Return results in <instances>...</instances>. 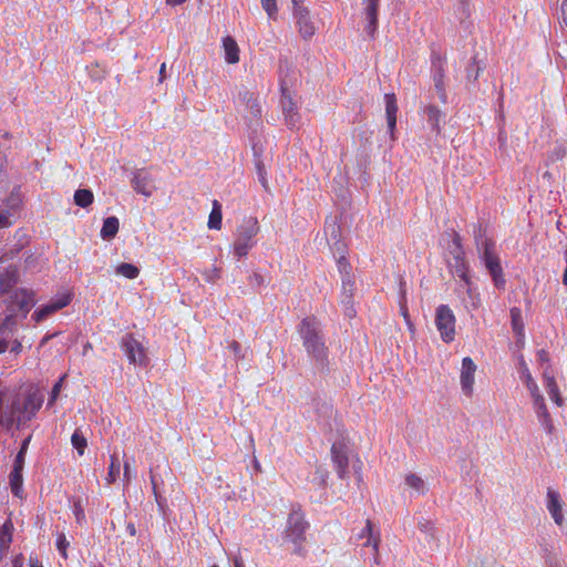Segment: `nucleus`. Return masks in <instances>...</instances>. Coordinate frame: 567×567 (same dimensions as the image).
<instances>
[{"instance_id":"obj_9","label":"nucleus","mask_w":567,"mask_h":567,"mask_svg":"<svg viewBox=\"0 0 567 567\" xmlns=\"http://www.w3.org/2000/svg\"><path fill=\"white\" fill-rule=\"evenodd\" d=\"M293 16L297 21L299 33L303 39H310L316 33V27L310 19L308 8L300 4L299 0H292Z\"/></svg>"},{"instance_id":"obj_30","label":"nucleus","mask_w":567,"mask_h":567,"mask_svg":"<svg viewBox=\"0 0 567 567\" xmlns=\"http://www.w3.org/2000/svg\"><path fill=\"white\" fill-rule=\"evenodd\" d=\"M11 492L18 496H22V471L13 470L9 475Z\"/></svg>"},{"instance_id":"obj_19","label":"nucleus","mask_w":567,"mask_h":567,"mask_svg":"<svg viewBox=\"0 0 567 567\" xmlns=\"http://www.w3.org/2000/svg\"><path fill=\"white\" fill-rule=\"evenodd\" d=\"M364 13L368 19L367 32L373 35L378 28L379 0H363Z\"/></svg>"},{"instance_id":"obj_10","label":"nucleus","mask_w":567,"mask_h":567,"mask_svg":"<svg viewBox=\"0 0 567 567\" xmlns=\"http://www.w3.org/2000/svg\"><path fill=\"white\" fill-rule=\"evenodd\" d=\"M349 449L344 442H334L331 447V456L336 471L340 478H346L348 474V458Z\"/></svg>"},{"instance_id":"obj_32","label":"nucleus","mask_w":567,"mask_h":567,"mask_svg":"<svg viewBox=\"0 0 567 567\" xmlns=\"http://www.w3.org/2000/svg\"><path fill=\"white\" fill-rule=\"evenodd\" d=\"M354 291V280L352 276L342 277V302L344 305L351 303V298Z\"/></svg>"},{"instance_id":"obj_50","label":"nucleus","mask_w":567,"mask_h":567,"mask_svg":"<svg viewBox=\"0 0 567 567\" xmlns=\"http://www.w3.org/2000/svg\"><path fill=\"white\" fill-rule=\"evenodd\" d=\"M419 526L423 533L429 534L431 537L434 536V527L431 522L420 523Z\"/></svg>"},{"instance_id":"obj_24","label":"nucleus","mask_w":567,"mask_h":567,"mask_svg":"<svg viewBox=\"0 0 567 567\" xmlns=\"http://www.w3.org/2000/svg\"><path fill=\"white\" fill-rule=\"evenodd\" d=\"M10 415L11 421L17 422L18 425L24 424L31 420V415H28L27 411L23 410V402L21 403L19 400L12 403Z\"/></svg>"},{"instance_id":"obj_15","label":"nucleus","mask_w":567,"mask_h":567,"mask_svg":"<svg viewBox=\"0 0 567 567\" xmlns=\"http://www.w3.org/2000/svg\"><path fill=\"white\" fill-rule=\"evenodd\" d=\"M12 298V311L21 310L28 312L34 305L33 292L25 289L17 290Z\"/></svg>"},{"instance_id":"obj_51","label":"nucleus","mask_w":567,"mask_h":567,"mask_svg":"<svg viewBox=\"0 0 567 567\" xmlns=\"http://www.w3.org/2000/svg\"><path fill=\"white\" fill-rule=\"evenodd\" d=\"M229 349L233 351L235 358H237V359L243 358L241 347L237 341H231L229 344Z\"/></svg>"},{"instance_id":"obj_58","label":"nucleus","mask_w":567,"mask_h":567,"mask_svg":"<svg viewBox=\"0 0 567 567\" xmlns=\"http://www.w3.org/2000/svg\"><path fill=\"white\" fill-rule=\"evenodd\" d=\"M21 349H22L21 342L18 340H14L10 350H11V352L19 353L21 351Z\"/></svg>"},{"instance_id":"obj_27","label":"nucleus","mask_w":567,"mask_h":567,"mask_svg":"<svg viewBox=\"0 0 567 567\" xmlns=\"http://www.w3.org/2000/svg\"><path fill=\"white\" fill-rule=\"evenodd\" d=\"M360 538H367V540L363 543V546H372L375 554H378V547L380 543V537L374 536L372 532V523L371 520L365 522V527L359 535Z\"/></svg>"},{"instance_id":"obj_48","label":"nucleus","mask_w":567,"mask_h":567,"mask_svg":"<svg viewBox=\"0 0 567 567\" xmlns=\"http://www.w3.org/2000/svg\"><path fill=\"white\" fill-rule=\"evenodd\" d=\"M434 82H435V87L437 89V91L441 94V97H444L443 74H442V70L441 69H439L435 72V74H434Z\"/></svg>"},{"instance_id":"obj_31","label":"nucleus","mask_w":567,"mask_h":567,"mask_svg":"<svg viewBox=\"0 0 567 567\" xmlns=\"http://www.w3.org/2000/svg\"><path fill=\"white\" fill-rule=\"evenodd\" d=\"M93 199L94 195L90 189H78L74 193V203L82 208L90 206L93 203Z\"/></svg>"},{"instance_id":"obj_34","label":"nucleus","mask_w":567,"mask_h":567,"mask_svg":"<svg viewBox=\"0 0 567 567\" xmlns=\"http://www.w3.org/2000/svg\"><path fill=\"white\" fill-rule=\"evenodd\" d=\"M247 97V110L250 114L251 120L258 121L261 116V105L257 97H255L252 94H248Z\"/></svg>"},{"instance_id":"obj_37","label":"nucleus","mask_w":567,"mask_h":567,"mask_svg":"<svg viewBox=\"0 0 567 567\" xmlns=\"http://www.w3.org/2000/svg\"><path fill=\"white\" fill-rule=\"evenodd\" d=\"M71 442L73 447L76 449L78 453L83 455L85 447L87 446V442L85 436L79 430H75L72 434Z\"/></svg>"},{"instance_id":"obj_25","label":"nucleus","mask_w":567,"mask_h":567,"mask_svg":"<svg viewBox=\"0 0 567 567\" xmlns=\"http://www.w3.org/2000/svg\"><path fill=\"white\" fill-rule=\"evenodd\" d=\"M12 321V316H6L2 322L0 323V353H4L9 348V338L11 334V330H9V324Z\"/></svg>"},{"instance_id":"obj_8","label":"nucleus","mask_w":567,"mask_h":567,"mask_svg":"<svg viewBox=\"0 0 567 567\" xmlns=\"http://www.w3.org/2000/svg\"><path fill=\"white\" fill-rule=\"evenodd\" d=\"M281 110L284 114L285 124L290 128L295 130L299 126L300 123V114L298 112V107L296 102L293 101L288 89L281 86Z\"/></svg>"},{"instance_id":"obj_4","label":"nucleus","mask_w":567,"mask_h":567,"mask_svg":"<svg viewBox=\"0 0 567 567\" xmlns=\"http://www.w3.org/2000/svg\"><path fill=\"white\" fill-rule=\"evenodd\" d=\"M259 231L257 219L250 218L238 227L237 238L234 243V252L238 258L245 257L255 246V236Z\"/></svg>"},{"instance_id":"obj_42","label":"nucleus","mask_w":567,"mask_h":567,"mask_svg":"<svg viewBox=\"0 0 567 567\" xmlns=\"http://www.w3.org/2000/svg\"><path fill=\"white\" fill-rule=\"evenodd\" d=\"M260 2L262 9L267 12L268 17L275 20L277 18L278 12L276 0H260Z\"/></svg>"},{"instance_id":"obj_12","label":"nucleus","mask_w":567,"mask_h":567,"mask_svg":"<svg viewBox=\"0 0 567 567\" xmlns=\"http://www.w3.org/2000/svg\"><path fill=\"white\" fill-rule=\"evenodd\" d=\"M132 186L135 192L150 197L155 190L154 181L148 172L145 169H138L134 173L132 179Z\"/></svg>"},{"instance_id":"obj_49","label":"nucleus","mask_w":567,"mask_h":567,"mask_svg":"<svg viewBox=\"0 0 567 567\" xmlns=\"http://www.w3.org/2000/svg\"><path fill=\"white\" fill-rule=\"evenodd\" d=\"M204 276L208 282H214L219 278V270L217 268H212L205 271Z\"/></svg>"},{"instance_id":"obj_45","label":"nucleus","mask_w":567,"mask_h":567,"mask_svg":"<svg viewBox=\"0 0 567 567\" xmlns=\"http://www.w3.org/2000/svg\"><path fill=\"white\" fill-rule=\"evenodd\" d=\"M256 168H257V175H258V179H259L260 184L262 185L264 189L268 192L269 185H268V181H267V172H266L265 165L261 162H258L256 164Z\"/></svg>"},{"instance_id":"obj_59","label":"nucleus","mask_w":567,"mask_h":567,"mask_svg":"<svg viewBox=\"0 0 567 567\" xmlns=\"http://www.w3.org/2000/svg\"><path fill=\"white\" fill-rule=\"evenodd\" d=\"M251 280L259 286L264 284V277L257 272L251 276Z\"/></svg>"},{"instance_id":"obj_2","label":"nucleus","mask_w":567,"mask_h":567,"mask_svg":"<svg viewBox=\"0 0 567 567\" xmlns=\"http://www.w3.org/2000/svg\"><path fill=\"white\" fill-rule=\"evenodd\" d=\"M519 373L520 379L530 392L533 406L539 423L548 434H551L554 432L553 420L546 408L545 400L539 392L538 385L532 377V373L523 358L519 360Z\"/></svg>"},{"instance_id":"obj_61","label":"nucleus","mask_w":567,"mask_h":567,"mask_svg":"<svg viewBox=\"0 0 567 567\" xmlns=\"http://www.w3.org/2000/svg\"><path fill=\"white\" fill-rule=\"evenodd\" d=\"M185 1L186 0H166V4L171 7H176L183 4Z\"/></svg>"},{"instance_id":"obj_29","label":"nucleus","mask_w":567,"mask_h":567,"mask_svg":"<svg viewBox=\"0 0 567 567\" xmlns=\"http://www.w3.org/2000/svg\"><path fill=\"white\" fill-rule=\"evenodd\" d=\"M221 206L217 200L213 203V209L209 214L208 227L210 229H220L221 227Z\"/></svg>"},{"instance_id":"obj_60","label":"nucleus","mask_w":567,"mask_h":567,"mask_svg":"<svg viewBox=\"0 0 567 567\" xmlns=\"http://www.w3.org/2000/svg\"><path fill=\"white\" fill-rule=\"evenodd\" d=\"M166 78V64L162 63L159 68V82H163Z\"/></svg>"},{"instance_id":"obj_33","label":"nucleus","mask_w":567,"mask_h":567,"mask_svg":"<svg viewBox=\"0 0 567 567\" xmlns=\"http://www.w3.org/2000/svg\"><path fill=\"white\" fill-rule=\"evenodd\" d=\"M120 472H121V462H120L117 455L113 454V455H111V464H110L109 473L106 476L107 483L113 484L114 482H116V480L120 476Z\"/></svg>"},{"instance_id":"obj_18","label":"nucleus","mask_w":567,"mask_h":567,"mask_svg":"<svg viewBox=\"0 0 567 567\" xmlns=\"http://www.w3.org/2000/svg\"><path fill=\"white\" fill-rule=\"evenodd\" d=\"M385 114H386V122H388V128L391 135V140L393 141L395 138L394 136V130L396 126V112H398V105L394 94H385Z\"/></svg>"},{"instance_id":"obj_23","label":"nucleus","mask_w":567,"mask_h":567,"mask_svg":"<svg viewBox=\"0 0 567 567\" xmlns=\"http://www.w3.org/2000/svg\"><path fill=\"white\" fill-rule=\"evenodd\" d=\"M18 281L16 268H8L0 275V296L9 291Z\"/></svg>"},{"instance_id":"obj_53","label":"nucleus","mask_w":567,"mask_h":567,"mask_svg":"<svg viewBox=\"0 0 567 567\" xmlns=\"http://www.w3.org/2000/svg\"><path fill=\"white\" fill-rule=\"evenodd\" d=\"M124 474H123V480L125 482V484H128L132 480V468H131V464L128 462H125L124 465Z\"/></svg>"},{"instance_id":"obj_1","label":"nucleus","mask_w":567,"mask_h":567,"mask_svg":"<svg viewBox=\"0 0 567 567\" xmlns=\"http://www.w3.org/2000/svg\"><path fill=\"white\" fill-rule=\"evenodd\" d=\"M303 347L317 365L324 369L328 364V348L324 343L320 322L315 317L305 318L298 329Z\"/></svg>"},{"instance_id":"obj_20","label":"nucleus","mask_w":567,"mask_h":567,"mask_svg":"<svg viewBox=\"0 0 567 567\" xmlns=\"http://www.w3.org/2000/svg\"><path fill=\"white\" fill-rule=\"evenodd\" d=\"M511 322L512 329L517 337L516 343L518 347H522L524 339V321L522 317V311L518 308L511 309Z\"/></svg>"},{"instance_id":"obj_35","label":"nucleus","mask_w":567,"mask_h":567,"mask_svg":"<svg viewBox=\"0 0 567 567\" xmlns=\"http://www.w3.org/2000/svg\"><path fill=\"white\" fill-rule=\"evenodd\" d=\"M116 274L128 279H135L140 275V269L135 265L123 262L116 267Z\"/></svg>"},{"instance_id":"obj_6","label":"nucleus","mask_w":567,"mask_h":567,"mask_svg":"<svg viewBox=\"0 0 567 567\" xmlns=\"http://www.w3.org/2000/svg\"><path fill=\"white\" fill-rule=\"evenodd\" d=\"M475 240L478 251L482 254V258L488 269L493 281L496 284V256L494 252V243L487 238L486 230L480 228L475 235Z\"/></svg>"},{"instance_id":"obj_26","label":"nucleus","mask_w":567,"mask_h":567,"mask_svg":"<svg viewBox=\"0 0 567 567\" xmlns=\"http://www.w3.org/2000/svg\"><path fill=\"white\" fill-rule=\"evenodd\" d=\"M118 231V219L114 216L107 217L104 219L101 237L103 239H112Z\"/></svg>"},{"instance_id":"obj_28","label":"nucleus","mask_w":567,"mask_h":567,"mask_svg":"<svg viewBox=\"0 0 567 567\" xmlns=\"http://www.w3.org/2000/svg\"><path fill=\"white\" fill-rule=\"evenodd\" d=\"M405 484L408 485V487L414 489L419 494H425L427 491L426 484L423 481V478L413 473L408 474L405 476Z\"/></svg>"},{"instance_id":"obj_43","label":"nucleus","mask_w":567,"mask_h":567,"mask_svg":"<svg viewBox=\"0 0 567 567\" xmlns=\"http://www.w3.org/2000/svg\"><path fill=\"white\" fill-rule=\"evenodd\" d=\"M69 546L70 542L66 539L65 535L63 533H59L56 536V548L64 559L68 558L66 549Z\"/></svg>"},{"instance_id":"obj_55","label":"nucleus","mask_w":567,"mask_h":567,"mask_svg":"<svg viewBox=\"0 0 567 567\" xmlns=\"http://www.w3.org/2000/svg\"><path fill=\"white\" fill-rule=\"evenodd\" d=\"M9 202V206L11 209H14L17 207H19L20 203H21V198L20 196L17 194H11L10 198L8 199Z\"/></svg>"},{"instance_id":"obj_57","label":"nucleus","mask_w":567,"mask_h":567,"mask_svg":"<svg viewBox=\"0 0 567 567\" xmlns=\"http://www.w3.org/2000/svg\"><path fill=\"white\" fill-rule=\"evenodd\" d=\"M560 11L563 23L567 27V0L561 1Z\"/></svg>"},{"instance_id":"obj_36","label":"nucleus","mask_w":567,"mask_h":567,"mask_svg":"<svg viewBox=\"0 0 567 567\" xmlns=\"http://www.w3.org/2000/svg\"><path fill=\"white\" fill-rule=\"evenodd\" d=\"M425 114L432 127L439 131L440 121L443 118L441 111L437 107L430 105L425 109Z\"/></svg>"},{"instance_id":"obj_62","label":"nucleus","mask_w":567,"mask_h":567,"mask_svg":"<svg viewBox=\"0 0 567 567\" xmlns=\"http://www.w3.org/2000/svg\"><path fill=\"white\" fill-rule=\"evenodd\" d=\"M29 566L30 567H42V565L40 564L39 559L38 558H30L29 560Z\"/></svg>"},{"instance_id":"obj_63","label":"nucleus","mask_w":567,"mask_h":567,"mask_svg":"<svg viewBox=\"0 0 567 567\" xmlns=\"http://www.w3.org/2000/svg\"><path fill=\"white\" fill-rule=\"evenodd\" d=\"M565 260H566V268H565V271H564V275H563V284L565 286H567V249L565 251Z\"/></svg>"},{"instance_id":"obj_46","label":"nucleus","mask_w":567,"mask_h":567,"mask_svg":"<svg viewBox=\"0 0 567 567\" xmlns=\"http://www.w3.org/2000/svg\"><path fill=\"white\" fill-rule=\"evenodd\" d=\"M11 213L6 208H0V228H8L11 226Z\"/></svg>"},{"instance_id":"obj_7","label":"nucleus","mask_w":567,"mask_h":567,"mask_svg":"<svg viewBox=\"0 0 567 567\" xmlns=\"http://www.w3.org/2000/svg\"><path fill=\"white\" fill-rule=\"evenodd\" d=\"M121 344L131 363H135L138 365L147 364L148 358L146 354V349L133 336L126 334L122 339Z\"/></svg>"},{"instance_id":"obj_40","label":"nucleus","mask_w":567,"mask_h":567,"mask_svg":"<svg viewBox=\"0 0 567 567\" xmlns=\"http://www.w3.org/2000/svg\"><path fill=\"white\" fill-rule=\"evenodd\" d=\"M449 251H450V255L452 256L451 258L464 257V250L461 245V238L457 234H454L452 244L449 247Z\"/></svg>"},{"instance_id":"obj_22","label":"nucleus","mask_w":567,"mask_h":567,"mask_svg":"<svg viewBox=\"0 0 567 567\" xmlns=\"http://www.w3.org/2000/svg\"><path fill=\"white\" fill-rule=\"evenodd\" d=\"M223 47L225 50V59L227 63L235 64L239 61V48L236 41L231 37H226L223 40Z\"/></svg>"},{"instance_id":"obj_54","label":"nucleus","mask_w":567,"mask_h":567,"mask_svg":"<svg viewBox=\"0 0 567 567\" xmlns=\"http://www.w3.org/2000/svg\"><path fill=\"white\" fill-rule=\"evenodd\" d=\"M74 515H75L78 523H81L82 519H84V511L80 503L74 504Z\"/></svg>"},{"instance_id":"obj_11","label":"nucleus","mask_w":567,"mask_h":567,"mask_svg":"<svg viewBox=\"0 0 567 567\" xmlns=\"http://www.w3.org/2000/svg\"><path fill=\"white\" fill-rule=\"evenodd\" d=\"M476 369H477L476 364L470 357H466L462 360L460 382H461L462 392L466 396H471L473 394L474 375H475Z\"/></svg>"},{"instance_id":"obj_44","label":"nucleus","mask_w":567,"mask_h":567,"mask_svg":"<svg viewBox=\"0 0 567 567\" xmlns=\"http://www.w3.org/2000/svg\"><path fill=\"white\" fill-rule=\"evenodd\" d=\"M29 440H25L22 444L21 450L18 452L14 458L13 470L23 471L24 465V456L27 451Z\"/></svg>"},{"instance_id":"obj_38","label":"nucleus","mask_w":567,"mask_h":567,"mask_svg":"<svg viewBox=\"0 0 567 567\" xmlns=\"http://www.w3.org/2000/svg\"><path fill=\"white\" fill-rule=\"evenodd\" d=\"M333 255L337 259L338 269H339L340 274L342 275V277L351 276V274H350L351 266L346 258V252H333Z\"/></svg>"},{"instance_id":"obj_39","label":"nucleus","mask_w":567,"mask_h":567,"mask_svg":"<svg viewBox=\"0 0 567 567\" xmlns=\"http://www.w3.org/2000/svg\"><path fill=\"white\" fill-rule=\"evenodd\" d=\"M41 408V401L37 400L33 395H29L23 401V410L27 411L28 415H31V419L34 416L35 412Z\"/></svg>"},{"instance_id":"obj_3","label":"nucleus","mask_w":567,"mask_h":567,"mask_svg":"<svg viewBox=\"0 0 567 567\" xmlns=\"http://www.w3.org/2000/svg\"><path fill=\"white\" fill-rule=\"evenodd\" d=\"M307 526L308 525L305 522V517L300 512L293 511L292 513L289 514L286 537L291 543H293V553L300 556L305 554L302 544L306 540Z\"/></svg>"},{"instance_id":"obj_13","label":"nucleus","mask_w":567,"mask_h":567,"mask_svg":"<svg viewBox=\"0 0 567 567\" xmlns=\"http://www.w3.org/2000/svg\"><path fill=\"white\" fill-rule=\"evenodd\" d=\"M71 301V296L70 295H63L61 297H59L56 300L39 308L38 310H35L33 313H32V319L35 321V322H40V321H43L44 319H47L49 316H51L52 313L56 312L58 310L66 307Z\"/></svg>"},{"instance_id":"obj_21","label":"nucleus","mask_w":567,"mask_h":567,"mask_svg":"<svg viewBox=\"0 0 567 567\" xmlns=\"http://www.w3.org/2000/svg\"><path fill=\"white\" fill-rule=\"evenodd\" d=\"M451 271L454 276L458 277L466 285H470V278L467 275V265L464 257H455L449 260Z\"/></svg>"},{"instance_id":"obj_17","label":"nucleus","mask_w":567,"mask_h":567,"mask_svg":"<svg viewBox=\"0 0 567 567\" xmlns=\"http://www.w3.org/2000/svg\"><path fill=\"white\" fill-rule=\"evenodd\" d=\"M340 226L334 221L326 226V233L329 235L328 243L332 252H346L347 246L340 238Z\"/></svg>"},{"instance_id":"obj_41","label":"nucleus","mask_w":567,"mask_h":567,"mask_svg":"<svg viewBox=\"0 0 567 567\" xmlns=\"http://www.w3.org/2000/svg\"><path fill=\"white\" fill-rule=\"evenodd\" d=\"M11 543V533L8 524H4L0 529V549L7 551Z\"/></svg>"},{"instance_id":"obj_52","label":"nucleus","mask_w":567,"mask_h":567,"mask_svg":"<svg viewBox=\"0 0 567 567\" xmlns=\"http://www.w3.org/2000/svg\"><path fill=\"white\" fill-rule=\"evenodd\" d=\"M536 357L539 364H547L549 362V354L543 349L537 351Z\"/></svg>"},{"instance_id":"obj_64","label":"nucleus","mask_w":567,"mask_h":567,"mask_svg":"<svg viewBox=\"0 0 567 567\" xmlns=\"http://www.w3.org/2000/svg\"><path fill=\"white\" fill-rule=\"evenodd\" d=\"M234 567H245L243 559L239 557H235Z\"/></svg>"},{"instance_id":"obj_47","label":"nucleus","mask_w":567,"mask_h":567,"mask_svg":"<svg viewBox=\"0 0 567 567\" xmlns=\"http://www.w3.org/2000/svg\"><path fill=\"white\" fill-rule=\"evenodd\" d=\"M405 282L403 280L400 281V292H401V312L404 318H408V308H406V298H405V290H404Z\"/></svg>"},{"instance_id":"obj_14","label":"nucleus","mask_w":567,"mask_h":567,"mask_svg":"<svg viewBox=\"0 0 567 567\" xmlns=\"http://www.w3.org/2000/svg\"><path fill=\"white\" fill-rule=\"evenodd\" d=\"M547 509L557 525H563L564 514L560 495L553 488L547 491Z\"/></svg>"},{"instance_id":"obj_56","label":"nucleus","mask_w":567,"mask_h":567,"mask_svg":"<svg viewBox=\"0 0 567 567\" xmlns=\"http://www.w3.org/2000/svg\"><path fill=\"white\" fill-rule=\"evenodd\" d=\"M60 391H61V381L55 383L54 386L52 388L51 398H50L49 404H52L55 401V399L58 398Z\"/></svg>"},{"instance_id":"obj_16","label":"nucleus","mask_w":567,"mask_h":567,"mask_svg":"<svg viewBox=\"0 0 567 567\" xmlns=\"http://www.w3.org/2000/svg\"><path fill=\"white\" fill-rule=\"evenodd\" d=\"M550 367L547 364L543 371L544 385L547 390L549 398L558 405H563V399L559 393L558 385L555 381V378L549 369Z\"/></svg>"},{"instance_id":"obj_5","label":"nucleus","mask_w":567,"mask_h":567,"mask_svg":"<svg viewBox=\"0 0 567 567\" xmlns=\"http://www.w3.org/2000/svg\"><path fill=\"white\" fill-rule=\"evenodd\" d=\"M435 327L440 332L441 339L450 343L455 339V316L452 309L446 305H440L435 310Z\"/></svg>"}]
</instances>
